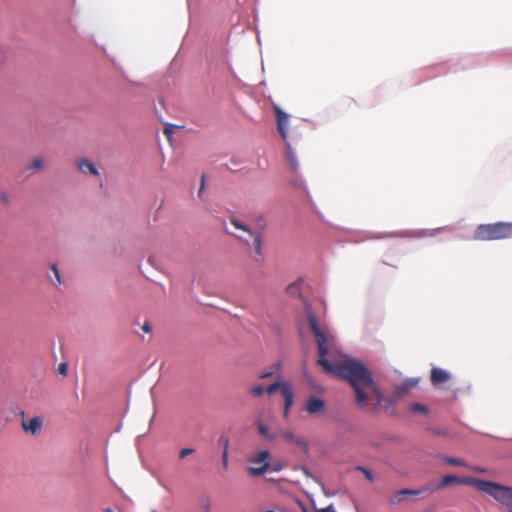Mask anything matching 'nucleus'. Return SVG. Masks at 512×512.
<instances>
[{"mask_svg":"<svg viewBox=\"0 0 512 512\" xmlns=\"http://www.w3.org/2000/svg\"><path fill=\"white\" fill-rule=\"evenodd\" d=\"M249 462L251 464L248 468L249 474L253 477L261 476L269 467L270 453L267 450L260 451L252 456Z\"/></svg>","mask_w":512,"mask_h":512,"instance_id":"nucleus-6","label":"nucleus"},{"mask_svg":"<svg viewBox=\"0 0 512 512\" xmlns=\"http://www.w3.org/2000/svg\"><path fill=\"white\" fill-rule=\"evenodd\" d=\"M106 512H114L113 510H111L110 508L106 509Z\"/></svg>","mask_w":512,"mask_h":512,"instance_id":"nucleus-35","label":"nucleus"},{"mask_svg":"<svg viewBox=\"0 0 512 512\" xmlns=\"http://www.w3.org/2000/svg\"><path fill=\"white\" fill-rule=\"evenodd\" d=\"M44 166V160L42 158H35L31 161L29 169L40 170Z\"/></svg>","mask_w":512,"mask_h":512,"instance_id":"nucleus-19","label":"nucleus"},{"mask_svg":"<svg viewBox=\"0 0 512 512\" xmlns=\"http://www.w3.org/2000/svg\"><path fill=\"white\" fill-rule=\"evenodd\" d=\"M280 435L286 441L302 447L305 452L308 451V443L303 438L296 437L293 433L289 431H282L280 432Z\"/></svg>","mask_w":512,"mask_h":512,"instance_id":"nucleus-13","label":"nucleus"},{"mask_svg":"<svg viewBox=\"0 0 512 512\" xmlns=\"http://www.w3.org/2000/svg\"><path fill=\"white\" fill-rule=\"evenodd\" d=\"M444 461L453 466H465L466 465V462L460 458L445 457Z\"/></svg>","mask_w":512,"mask_h":512,"instance_id":"nucleus-18","label":"nucleus"},{"mask_svg":"<svg viewBox=\"0 0 512 512\" xmlns=\"http://www.w3.org/2000/svg\"><path fill=\"white\" fill-rule=\"evenodd\" d=\"M265 392V388L262 384H255L250 388V394L255 397H261Z\"/></svg>","mask_w":512,"mask_h":512,"instance_id":"nucleus-15","label":"nucleus"},{"mask_svg":"<svg viewBox=\"0 0 512 512\" xmlns=\"http://www.w3.org/2000/svg\"><path fill=\"white\" fill-rule=\"evenodd\" d=\"M280 469H281V467H280L279 465H275V466L273 467V470H274V471H279Z\"/></svg>","mask_w":512,"mask_h":512,"instance_id":"nucleus-33","label":"nucleus"},{"mask_svg":"<svg viewBox=\"0 0 512 512\" xmlns=\"http://www.w3.org/2000/svg\"><path fill=\"white\" fill-rule=\"evenodd\" d=\"M315 512H336L333 505H329L325 508L316 509Z\"/></svg>","mask_w":512,"mask_h":512,"instance_id":"nucleus-29","label":"nucleus"},{"mask_svg":"<svg viewBox=\"0 0 512 512\" xmlns=\"http://www.w3.org/2000/svg\"><path fill=\"white\" fill-rule=\"evenodd\" d=\"M51 270L53 271V273H54V275H55V277H56L57 283H58V284H61L60 272H59V270H58V268H57V265H56V264H53V265L51 266Z\"/></svg>","mask_w":512,"mask_h":512,"instance_id":"nucleus-25","label":"nucleus"},{"mask_svg":"<svg viewBox=\"0 0 512 512\" xmlns=\"http://www.w3.org/2000/svg\"><path fill=\"white\" fill-rule=\"evenodd\" d=\"M430 378L433 385H440L450 379V374L441 368H433Z\"/></svg>","mask_w":512,"mask_h":512,"instance_id":"nucleus-9","label":"nucleus"},{"mask_svg":"<svg viewBox=\"0 0 512 512\" xmlns=\"http://www.w3.org/2000/svg\"><path fill=\"white\" fill-rule=\"evenodd\" d=\"M77 167L84 174L89 173L94 176L99 175V171L95 164L85 158H80L77 160Z\"/></svg>","mask_w":512,"mask_h":512,"instance_id":"nucleus-10","label":"nucleus"},{"mask_svg":"<svg viewBox=\"0 0 512 512\" xmlns=\"http://www.w3.org/2000/svg\"><path fill=\"white\" fill-rule=\"evenodd\" d=\"M512 237V222H496L479 225L473 238L479 241H496Z\"/></svg>","mask_w":512,"mask_h":512,"instance_id":"nucleus-3","label":"nucleus"},{"mask_svg":"<svg viewBox=\"0 0 512 512\" xmlns=\"http://www.w3.org/2000/svg\"><path fill=\"white\" fill-rule=\"evenodd\" d=\"M277 390L281 392L284 399L283 415L284 418H287L294 403L293 390L287 381L274 382L265 388V392L269 395H272Z\"/></svg>","mask_w":512,"mask_h":512,"instance_id":"nucleus-5","label":"nucleus"},{"mask_svg":"<svg viewBox=\"0 0 512 512\" xmlns=\"http://www.w3.org/2000/svg\"><path fill=\"white\" fill-rule=\"evenodd\" d=\"M410 411L413 413L427 414L428 408L423 404L413 403L410 406Z\"/></svg>","mask_w":512,"mask_h":512,"instance_id":"nucleus-17","label":"nucleus"},{"mask_svg":"<svg viewBox=\"0 0 512 512\" xmlns=\"http://www.w3.org/2000/svg\"><path fill=\"white\" fill-rule=\"evenodd\" d=\"M177 128V126L172 124H166L164 127V134L167 136L168 140L171 139V135L174 133V130Z\"/></svg>","mask_w":512,"mask_h":512,"instance_id":"nucleus-21","label":"nucleus"},{"mask_svg":"<svg viewBox=\"0 0 512 512\" xmlns=\"http://www.w3.org/2000/svg\"><path fill=\"white\" fill-rule=\"evenodd\" d=\"M427 490L423 488L422 490H412V489H402L397 492L394 496H392L389 500L391 505H398L404 499L405 496L408 495H419L422 491Z\"/></svg>","mask_w":512,"mask_h":512,"instance_id":"nucleus-11","label":"nucleus"},{"mask_svg":"<svg viewBox=\"0 0 512 512\" xmlns=\"http://www.w3.org/2000/svg\"><path fill=\"white\" fill-rule=\"evenodd\" d=\"M142 330L145 332V333H150L151 330H152V326L150 325V323L148 321L144 322L143 326H142Z\"/></svg>","mask_w":512,"mask_h":512,"instance_id":"nucleus-31","label":"nucleus"},{"mask_svg":"<svg viewBox=\"0 0 512 512\" xmlns=\"http://www.w3.org/2000/svg\"><path fill=\"white\" fill-rule=\"evenodd\" d=\"M275 114L277 119V128L284 140H287V125L289 122V115L282 111L279 107H275Z\"/></svg>","mask_w":512,"mask_h":512,"instance_id":"nucleus-7","label":"nucleus"},{"mask_svg":"<svg viewBox=\"0 0 512 512\" xmlns=\"http://www.w3.org/2000/svg\"><path fill=\"white\" fill-rule=\"evenodd\" d=\"M272 376H274V371H272L270 369V370L261 372L260 375H259V378L260 379H266V378H270Z\"/></svg>","mask_w":512,"mask_h":512,"instance_id":"nucleus-26","label":"nucleus"},{"mask_svg":"<svg viewBox=\"0 0 512 512\" xmlns=\"http://www.w3.org/2000/svg\"><path fill=\"white\" fill-rule=\"evenodd\" d=\"M470 485L475 487L478 491L488 494L498 501L501 505L507 507V512H512V488L492 482L481 480L473 477H461L457 475H445L435 485L433 490H440L450 485Z\"/></svg>","mask_w":512,"mask_h":512,"instance_id":"nucleus-2","label":"nucleus"},{"mask_svg":"<svg viewBox=\"0 0 512 512\" xmlns=\"http://www.w3.org/2000/svg\"><path fill=\"white\" fill-rule=\"evenodd\" d=\"M287 160L291 166V168L295 171L298 168V163L296 161V158L294 154L291 151L290 145L287 144Z\"/></svg>","mask_w":512,"mask_h":512,"instance_id":"nucleus-16","label":"nucleus"},{"mask_svg":"<svg viewBox=\"0 0 512 512\" xmlns=\"http://www.w3.org/2000/svg\"><path fill=\"white\" fill-rule=\"evenodd\" d=\"M222 466L225 470L228 468V451L226 449L223 450L222 453Z\"/></svg>","mask_w":512,"mask_h":512,"instance_id":"nucleus-24","label":"nucleus"},{"mask_svg":"<svg viewBox=\"0 0 512 512\" xmlns=\"http://www.w3.org/2000/svg\"><path fill=\"white\" fill-rule=\"evenodd\" d=\"M257 428L261 436H263L268 441L276 440V434L270 433L268 427L263 424L261 421L257 422Z\"/></svg>","mask_w":512,"mask_h":512,"instance_id":"nucleus-14","label":"nucleus"},{"mask_svg":"<svg viewBox=\"0 0 512 512\" xmlns=\"http://www.w3.org/2000/svg\"><path fill=\"white\" fill-rule=\"evenodd\" d=\"M230 223L231 225L236 229V230H239V231H242L243 233H245L247 235V237L243 236V235H240V234H237L235 232H231L229 231L228 229H225L227 233L235 236L236 238H238L239 240L245 242L248 244V241L249 239L248 238H252L253 239V243H252V246H253V249H254V255H253V258L260 262L263 260V253H262V235L260 233H254L251 231V229L246 225L244 224L241 220H239L238 218L236 217H232L230 219Z\"/></svg>","mask_w":512,"mask_h":512,"instance_id":"nucleus-4","label":"nucleus"},{"mask_svg":"<svg viewBox=\"0 0 512 512\" xmlns=\"http://www.w3.org/2000/svg\"><path fill=\"white\" fill-rule=\"evenodd\" d=\"M355 469L361 471L368 481L372 482L374 480L372 473L368 469L361 466H357Z\"/></svg>","mask_w":512,"mask_h":512,"instance_id":"nucleus-20","label":"nucleus"},{"mask_svg":"<svg viewBox=\"0 0 512 512\" xmlns=\"http://www.w3.org/2000/svg\"><path fill=\"white\" fill-rule=\"evenodd\" d=\"M194 449L193 448H183L180 450L179 452V458L180 459H184L185 457H187L188 455L194 453Z\"/></svg>","mask_w":512,"mask_h":512,"instance_id":"nucleus-23","label":"nucleus"},{"mask_svg":"<svg viewBox=\"0 0 512 512\" xmlns=\"http://www.w3.org/2000/svg\"><path fill=\"white\" fill-rule=\"evenodd\" d=\"M42 427V420L39 417H33L28 422L22 421V428L26 432L36 434Z\"/></svg>","mask_w":512,"mask_h":512,"instance_id":"nucleus-12","label":"nucleus"},{"mask_svg":"<svg viewBox=\"0 0 512 512\" xmlns=\"http://www.w3.org/2000/svg\"><path fill=\"white\" fill-rule=\"evenodd\" d=\"M305 315L318 346V365L325 373L337 375L350 383L359 407H364L372 396L380 405L384 397L374 383L371 372L355 360L336 361L331 350L333 335L324 324L318 321L310 307L305 308Z\"/></svg>","mask_w":512,"mask_h":512,"instance_id":"nucleus-1","label":"nucleus"},{"mask_svg":"<svg viewBox=\"0 0 512 512\" xmlns=\"http://www.w3.org/2000/svg\"><path fill=\"white\" fill-rule=\"evenodd\" d=\"M324 408L325 402L320 398L310 397L306 401V411L311 415L322 412Z\"/></svg>","mask_w":512,"mask_h":512,"instance_id":"nucleus-8","label":"nucleus"},{"mask_svg":"<svg viewBox=\"0 0 512 512\" xmlns=\"http://www.w3.org/2000/svg\"><path fill=\"white\" fill-rule=\"evenodd\" d=\"M58 370H59V373L62 374V375H66L67 374V364L66 363H61L58 367Z\"/></svg>","mask_w":512,"mask_h":512,"instance_id":"nucleus-30","label":"nucleus"},{"mask_svg":"<svg viewBox=\"0 0 512 512\" xmlns=\"http://www.w3.org/2000/svg\"><path fill=\"white\" fill-rule=\"evenodd\" d=\"M264 512H278V511H276V510H266Z\"/></svg>","mask_w":512,"mask_h":512,"instance_id":"nucleus-34","label":"nucleus"},{"mask_svg":"<svg viewBox=\"0 0 512 512\" xmlns=\"http://www.w3.org/2000/svg\"><path fill=\"white\" fill-rule=\"evenodd\" d=\"M417 384V380L410 379L403 384V393L407 392L409 389L414 387Z\"/></svg>","mask_w":512,"mask_h":512,"instance_id":"nucleus-22","label":"nucleus"},{"mask_svg":"<svg viewBox=\"0 0 512 512\" xmlns=\"http://www.w3.org/2000/svg\"><path fill=\"white\" fill-rule=\"evenodd\" d=\"M473 470L476 472H484L485 471L484 469H482L480 467H475Z\"/></svg>","mask_w":512,"mask_h":512,"instance_id":"nucleus-32","label":"nucleus"},{"mask_svg":"<svg viewBox=\"0 0 512 512\" xmlns=\"http://www.w3.org/2000/svg\"><path fill=\"white\" fill-rule=\"evenodd\" d=\"M282 369V363L280 361L274 363L271 367V370L274 371V374L279 372Z\"/></svg>","mask_w":512,"mask_h":512,"instance_id":"nucleus-28","label":"nucleus"},{"mask_svg":"<svg viewBox=\"0 0 512 512\" xmlns=\"http://www.w3.org/2000/svg\"><path fill=\"white\" fill-rule=\"evenodd\" d=\"M220 442H222L223 444V450L226 449V451H228V447H229V438L226 437V436H221L220 439H219Z\"/></svg>","mask_w":512,"mask_h":512,"instance_id":"nucleus-27","label":"nucleus"}]
</instances>
